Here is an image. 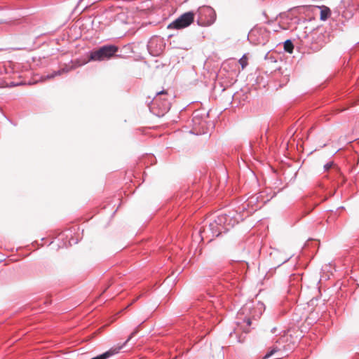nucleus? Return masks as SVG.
<instances>
[{"label": "nucleus", "mask_w": 359, "mask_h": 359, "mask_svg": "<svg viewBox=\"0 0 359 359\" xmlns=\"http://www.w3.org/2000/svg\"><path fill=\"white\" fill-rule=\"evenodd\" d=\"M241 220H243V216L238 210H229L228 212L225 211L210 222L208 226H203V229L200 230L201 239L206 238L211 241L222 233L229 231Z\"/></svg>", "instance_id": "1"}, {"label": "nucleus", "mask_w": 359, "mask_h": 359, "mask_svg": "<svg viewBox=\"0 0 359 359\" xmlns=\"http://www.w3.org/2000/svg\"><path fill=\"white\" fill-rule=\"evenodd\" d=\"M256 309L252 302H248L238 311L236 324L244 332H250L252 319L261 315V313L259 314L256 313Z\"/></svg>", "instance_id": "2"}, {"label": "nucleus", "mask_w": 359, "mask_h": 359, "mask_svg": "<svg viewBox=\"0 0 359 359\" xmlns=\"http://www.w3.org/2000/svg\"><path fill=\"white\" fill-rule=\"evenodd\" d=\"M286 340L285 336L279 337L263 357V359H267L271 356H275L276 359H280L287 356L291 348L288 344H285Z\"/></svg>", "instance_id": "3"}, {"label": "nucleus", "mask_w": 359, "mask_h": 359, "mask_svg": "<svg viewBox=\"0 0 359 359\" xmlns=\"http://www.w3.org/2000/svg\"><path fill=\"white\" fill-rule=\"evenodd\" d=\"M118 48L115 45H104L97 50L90 52L89 61H104L111 59L118 52Z\"/></svg>", "instance_id": "4"}, {"label": "nucleus", "mask_w": 359, "mask_h": 359, "mask_svg": "<svg viewBox=\"0 0 359 359\" xmlns=\"http://www.w3.org/2000/svg\"><path fill=\"white\" fill-rule=\"evenodd\" d=\"M197 23L202 27L212 25L216 20L215 11L209 6H203L197 10Z\"/></svg>", "instance_id": "5"}, {"label": "nucleus", "mask_w": 359, "mask_h": 359, "mask_svg": "<svg viewBox=\"0 0 359 359\" xmlns=\"http://www.w3.org/2000/svg\"><path fill=\"white\" fill-rule=\"evenodd\" d=\"M194 20V13L187 12L169 25L168 28L183 29L189 26Z\"/></svg>", "instance_id": "6"}, {"label": "nucleus", "mask_w": 359, "mask_h": 359, "mask_svg": "<svg viewBox=\"0 0 359 359\" xmlns=\"http://www.w3.org/2000/svg\"><path fill=\"white\" fill-rule=\"evenodd\" d=\"M165 43L163 39L157 36H152L147 44V49L153 56H158L163 51Z\"/></svg>", "instance_id": "7"}, {"label": "nucleus", "mask_w": 359, "mask_h": 359, "mask_svg": "<svg viewBox=\"0 0 359 359\" xmlns=\"http://www.w3.org/2000/svg\"><path fill=\"white\" fill-rule=\"evenodd\" d=\"M326 43L325 36L324 34L315 32L311 34V43L310 49L313 52L318 51Z\"/></svg>", "instance_id": "8"}, {"label": "nucleus", "mask_w": 359, "mask_h": 359, "mask_svg": "<svg viewBox=\"0 0 359 359\" xmlns=\"http://www.w3.org/2000/svg\"><path fill=\"white\" fill-rule=\"evenodd\" d=\"M209 116V114H203V115H197L192 119L194 129L198 128L201 131L200 133H207L208 132V128H206V121L204 118H207Z\"/></svg>", "instance_id": "9"}, {"label": "nucleus", "mask_w": 359, "mask_h": 359, "mask_svg": "<svg viewBox=\"0 0 359 359\" xmlns=\"http://www.w3.org/2000/svg\"><path fill=\"white\" fill-rule=\"evenodd\" d=\"M270 257L275 261V264H277V266H281L290 259V257L283 256V253L277 250H274L271 252Z\"/></svg>", "instance_id": "10"}, {"label": "nucleus", "mask_w": 359, "mask_h": 359, "mask_svg": "<svg viewBox=\"0 0 359 359\" xmlns=\"http://www.w3.org/2000/svg\"><path fill=\"white\" fill-rule=\"evenodd\" d=\"M331 15V11L330 8L323 6L320 7V19L323 21L327 20Z\"/></svg>", "instance_id": "11"}, {"label": "nucleus", "mask_w": 359, "mask_h": 359, "mask_svg": "<svg viewBox=\"0 0 359 359\" xmlns=\"http://www.w3.org/2000/svg\"><path fill=\"white\" fill-rule=\"evenodd\" d=\"M293 49L294 46L292 42L289 39L285 41L284 43V50L289 53H292L293 52Z\"/></svg>", "instance_id": "12"}, {"label": "nucleus", "mask_w": 359, "mask_h": 359, "mask_svg": "<svg viewBox=\"0 0 359 359\" xmlns=\"http://www.w3.org/2000/svg\"><path fill=\"white\" fill-rule=\"evenodd\" d=\"M257 198H255L254 197H252L248 200L245 204H243L241 208H239V210H244L246 209V206H249L250 204L253 203L254 201H257Z\"/></svg>", "instance_id": "13"}, {"label": "nucleus", "mask_w": 359, "mask_h": 359, "mask_svg": "<svg viewBox=\"0 0 359 359\" xmlns=\"http://www.w3.org/2000/svg\"><path fill=\"white\" fill-rule=\"evenodd\" d=\"M160 110L162 111H168L170 110V103L168 102H164L162 107H160Z\"/></svg>", "instance_id": "14"}, {"label": "nucleus", "mask_w": 359, "mask_h": 359, "mask_svg": "<svg viewBox=\"0 0 359 359\" xmlns=\"http://www.w3.org/2000/svg\"><path fill=\"white\" fill-rule=\"evenodd\" d=\"M239 63L241 64V67L244 69L248 65L247 58L243 56L242 58L240 59Z\"/></svg>", "instance_id": "15"}, {"label": "nucleus", "mask_w": 359, "mask_h": 359, "mask_svg": "<svg viewBox=\"0 0 359 359\" xmlns=\"http://www.w3.org/2000/svg\"><path fill=\"white\" fill-rule=\"evenodd\" d=\"M165 92L164 90H162V91H160V92L156 93V97H154V101L155 102H158V96L161 95H163V94H165Z\"/></svg>", "instance_id": "16"}, {"label": "nucleus", "mask_w": 359, "mask_h": 359, "mask_svg": "<svg viewBox=\"0 0 359 359\" xmlns=\"http://www.w3.org/2000/svg\"><path fill=\"white\" fill-rule=\"evenodd\" d=\"M332 165H333L332 162H329V163H326L324 165L325 170H328L329 169H330L332 168Z\"/></svg>", "instance_id": "17"}, {"label": "nucleus", "mask_w": 359, "mask_h": 359, "mask_svg": "<svg viewBox=\"0 0 359 359\" xmlns=\"http://www.w3.org/2000/svg\"><path fill=\"white\" fill-rule=\"evenodd\" d=\"M60 74H61V72L60 71H57V72H55L53 74L48 75L47 78L51 79V78H53L55 76L60 75Z\"/></svg>", "instance_id": "18"}, {"label": "nucleus", "mask_w": 359, "mask_h": 359, "mask_svg": "<svg viewBox=\"0 0 359 359\" xmlns=\"http://www.w3.org/2000/svg\"><path fill=\"white\" fill-rule=\"evenodd\" d=\"M214 297H215V295L212 294V293H209V292L207 293L206 297H205V298H209V299H212V298H214ZM209 301L210 302H212V300H211V299H210Z\"/></svg>", "instance_id": "19"}, {"label": "nucleus", "mask_w": 359, "mask_h": 359, "mask_svg": "<svg viewBox=\"0 0 359 359\" xmlns=\"http://www.w3.org/2000/svg\"><path fill=\"white\" fill-rule=\"evenodd\" d=\"M263 308H264V304L259 302L257 304V309H259V310H262Z\"/></svg>", "instance_id": "20"}, {"label": "nucleus", "mask_w": 359, "mask_h": 359, "mask_svg": "<svg viewBox=\"0 0 359 359\" xmlns=\"http://www.w3.org/2000/svg\"><path fill=\"white\" fill-rule=\"evenodd\" d=\"M158 114V117H161V116L159 115V114ZM163 115H164V113H162L161 116H162Z\"/></svg>", "instance_id": "21"}, {"label": "nucleus", "mask_w": 359, "mask_h": 359, "mask_svg": "<svg viewBox=\"0 0 359 359\" xmlns=\"http://www.w3.org/2000/svg\"><path fill=\"white\" fill-rule=\"evenodd\" d=\"M276 330V327H273V329L271 330L272 332H274V330Z\"/></svg>", "instance_id": "22"}]
</instances>
